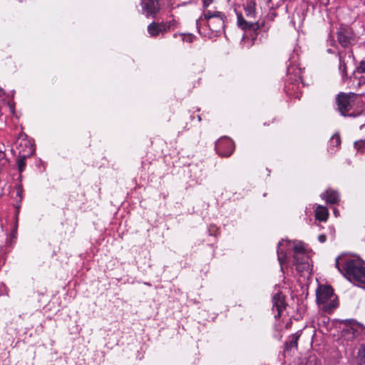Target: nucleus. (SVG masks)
Returning a JSON list of instances; mask_svg holds the SVG:
<instances>
[{"label":"nucleus","mask_w":365,"mask_h":365,"mask_svg":"<svg viewBox=\"0 0 365 365\" xmlns=\"http://www.w3.org/2000/svg\"><path fill=\"white\" fill-rule=\"evenodd\" d=\"M28 143H28V141H26V140H24V145H25V146H27V144H28Z\"/></svg>","instance_id":"nucleus-30"},{"label":"nucleus","mask_w":365,"mask_h":365,"mask_svg":"<svg viewBox=\"0 0 365 365\" xmlns=\"http://www.w3.org/2000/svg\"><path fill=\"white\" fill-rule=\"evenodd\" d=\"M277 259L284 272V265L294 267L299 273H309L312 270L310 258L302 242L282 240L277 247Z\"/></svg>","instance_id":"nucleus-1"},{"label":"nucleus","mask_w":365,"mask_h":365,"mask_svg":"<svg viewBox=\"0 0 365 365\" xmlns=\"http://www.w3.org/2000/svg\"><path fill=\"white\" fill-rule=\"evenodd\" d=\"M286 307L285 297L281 292H277L272 297V310L273 312H277L274 314L275 318L280 317Z\"/></svg>","instance_id":"nucleus-8"},{"label":"nucleus","mask_w":365,"mask_h":365,"mask_svg":"<svg viewBox=\"0 0 365 365\" xmlns=\"http://www.w3.org/2000/svg\"><path fill=\"white\" fill-rule=\"evenodd\" d=\"M357 328H358L357 324L352 323V322H349V324L346 325V329H344V331H346L348 333H351L353 337H354L355 336L357 335V333H358Z\"/></svg>","instance_id":"nucleus-18"},{"label":"nucleus","mask_w":365,"mask_h":365,"mask_svg":"<svg viewBox=\"0 0 365 365\" xmlns=\"http://www.w3.org/2000/svg\"><path fill=\"white\" fill-rule=\"evenodd\" d=\"M169 22H171V29L175 27V21L174 20L170 21Z\"/></svg>","instance_id":"nucleus-28"},{"label":"nucleus","mask_w":365,"mask_h":365,"mask_svg":"<svg viewBox=\"0 0 365 365\" xmlns=\"http://www.w3.org/2000/svg\"><path fill=\"white\" fill-rule=\"evenodd\" d=\"M299 339V336L294 334L292 335L289 340L286 342L285 345L287 348L292 349V348H296L297 346V341Z\"/></svg>","instance_id":"nucleus-19"},{"label":"nucleus","mask_w":365,"mask_h":365,"mask_svg":"<svg viewBox=\"0 0 365 365\" xmlns=\"http://www.w3.org/2000/svg\"><path fill=\"white\" fill-rule=\"evenodd\" d=\"M335 266L350 282L365 284V262L361 259L342 255L336 258Z\"/></svg>","instance_id":"nucleus-2"},{"label":"nucleus","mask_w":365,"mask_h":365,"mask_svg":"<svg viewBox=\"0 0 365 365\" xmlns=\"http://www.w3.org/2000/svg\"><path fill=\"white\" fill-rule=\"evenodd\" d=\"M359 365H365V346L361 347L358 352Z\"/></svg>","instance_id":"nucleus-22"},{"label":"nucleus","mask_w":365,"mask_h":365,"mask_svg":"<svg viewBox=\"0 0 365 365\" xmlns=\"http://www.w3.org/2000/svg\"><path fill=\"white\" fill-rule=\"evenodd\" d=\"M204 11L212 3V0H202Z\"/></svg>","instance_id":"nucleus-26"},{"label":"nucleus","mask_w":365,"mask_h":365,"mask_svg":"<svg viewBox=\"0 0 365 365\" xmlns=\"http://www.w3.org/2000/svg\"><path fill=\"white\" fill-rule=\"evenodd\" d=\"M225 15L220 11H203V15L196 21V26L200 31V26L206 23L209 29L215 33H221L225 27Z\"/></svg>","instance_id":"nucleus-3"},{"label":"nucleus","mask_w":365,"mask_h":365,"mask_svg":"<svg viewBox=\"0 0 365 365\" xmlns=\"http://www.w3.org/2000/svg\"><path fill=\"white\" fill-rule=\"evenodd\" d=\"M160 29L159 28V24L153 22L148 26V31L149 34L155 37L160 34Z\"/></svg>","instance_id":"nucleus-16"},{"label":"nucleus","mask_w":365,"mask_h":365,"mask_svg":"<svg viewBox=\"0 0 365 365\" xmlns=\"http://www.w3.org/2000/svg\"><path fill=\"white\" fill-rule=\"evenodd\" d=\"M237 25L243 30L256 31L261 28V25L258 22H248L243 18L241 14H237Z\"/></svg>","instance_id":"nucleus-11"},{"label":"nucleus","mask_w":365,"mask_h":365,"mask_svg":"<svg viewBox=\"0 0 365 365\" xmlns=\"http://www.w3.org/2000/svg\"><path fill=\"white\" fill-rule=\"evenodd\" d=\"M359 73H365V61H361L360 65L357 68Z\"/></svg>","instance_id":"nucleus-25"},{"label":"nucleus","mask_w":365,"mask_h":365,"mask_svg":"<svg viewBox=\"0 0 365 365\" xmlns=\"http://www.w3.org/2000/svg\"><path fill=\"white\" fill-rule=\"evenodd\" d=\"M4 155V153L0 152V156H3Z\"/></svg>","instance_id":"nucleus-32"},{"label":"nucleus","mask_w":365,"mask_h":365,"mask_svg":"<svg viewBox=\"0 0 365 365\" xmlns=\"http://www.w3.org/2000/svg\"><path fill=\"white\" fill-rule=\"evenodd\" d=\"M339 71L341 73L342 78L344 80V78L347 76L346 73V66L344 62V61L342 59L341 55L339 54Z\"/></svg>","instance_id":"nucleus-20"},{"label":"nucleus","mask_w":365,"mask_h":365,"mask_svg":"<svg viewBox=\"0 0 365 365\" xmlns=\"http://www.w3.org/2000/svg\"><path fill=\"white\" fill-rule=\"evenodd\" d=\"M337 40L340 45L344 48L348 47L354 41L351 29L347 26L341 25L337 32Z\"/></svg>","instance_id":"nucleus-7"},{"label":"nucleus","mask_w":365,"mask_h":365,"mask_svg":"<svg viewBox=\"0 0 365 365\" xmlns=\"http://www.w3.org/2000/svg\"><path fill=\"white\" fill-rule=\"evenodd\" d=\"M143 11L146 16H155L160 9L159 0H141Z\"/></svg>","instance_id":"nucleus-9"},{"label":"nucleus","mask_w":365,"mask_h":365,"mask_svg":"<svg viewBox=\"0 0 365 365\" xmlns=\"http://www.w3.org/2000/svg\"><path fill=\"white\" fill-rule=\"evenodd\" d=\"M356 95L354 93L348 94L341 93L338 95L336 102L341 114L344 116L350 115L347 112L350 110L354 105Z\"/></svg>","instance_id":"nucleus-5"},{"label":"nucleus","mask_w":365,"mask_h":365,"mask_svg":"<svg viewBox=\"0 0 365 365\" xmlns=\"http://www.w3.org/2000/svg\"><path fill=\"white\" fill-rule=\"evenodd\" d=\"M334 214L335 217H337L339 215V212L336 209L334 210Z\"/></svg>","instance_id":"nucleus-29"},{"label":"nucleus","mask_w":365,"mask_h":365,"mask_svg":"<svg viewBox=\"0 0 365 365\" xmlns=\"http://www.w3.org/2000/svg\"><path fill=\"white\" fill-rule=\"evenodd\" d=\"M34 153V149L31 146L29 147V150L26 153H24L21 150H19V156L17 159V165L20 173L23 172L26 167V159L29 157Z\"/></svg>","instance_id":"nucleus-13"},{"label":"nucleus","mask_w":365,"mask_h":365,"mask_svg":"<svg viewBox=\"0 0 365 365\" xmlns=\"http://www.w3.org/2000/svg\"><path fill=\"white\" fill-rule=\"evenodd\" d=\"M336 298L332 288L329 286L321 287L317 292V303L322 304V308L328 312H331L337 307Z\"/></svg>","instance_id":"nucleus-4"},{"label":"nucleus","mask_w":365,"mask_h":365,"mask_svg":"<svg viewBox=\"0 0 365 365\" xmlns=\"http://www.w3.org/2000/svg\"><path fill=\"white\" fill-rule=\"evenodd\" d=\"M160 34H164L171 29V22L159 24Z\"/></svg>","instance_id":"nucleus-23"},{"label":"nucleus","mask_w":365,"mask_h":365,"mask_svg":"<svg viewBox=\"0 0 365 365\" xmlns=\"http://www.w3.org/2000/svg\"><path fill=\"white\" fill-rule=\"evenodd\" d=\"M341 144V138H340V136L338 134H334L330 139V141H329V146L330 148H337Z\"/></svg>","instance_id":"nucleus-21"},{"label":"nucleus","mask_w":365,"mask_h":365,"mask_svg":"<svg viewBox=\"0 0 365 365\" xmlns=\"http://www.w3.org/2000/svg\"><path fill=\"white\" fill-rule=\"evenodd\" d=\"M17 194H18V195H19L20 197H21V195L20 192H19V191H18V192H17Z\"/></svg>","instance_id":"nucleus-31"},{"label":"nucleus","mask_w":365,"mask_h":365,"mask_svg":"<svg viewBox=\"0 0 365 365\" xmlns=\"http://www.w3.org/2000/svg\"><path fill=\"white\" fill-rule=\"evenodd\" d=\"M307 365H318V361L315 356H309L307 360Z\"/></svg>","instance_id":"nucleus-24"},{"label":"nucleus","mask_w":365,"mask_h":365,"mask_svg":"<svg viewBox=\"0 0 365 365\" xmlns=\"http://www.w3.org/2000/svg\"><path fill=\"white\" fill-rule=\"evenodd\" d=\"M329 216V212L326 207L319 205L315 210V217L320 221H326Z\"/></svg>","instance_id":"nucleus-14"},{"label":"nucleus","mask_w":365,"mask_h":365,"mask_svg":"<svg viewBox=\"0 0 365 365\" xmlns=\"http://www.w3.org/2000/svg\"><path fill=\"white\" fill-rule=\"evenodd\" d=\"M287 75L289 76V81H291L292 83H299L302 81L301 68H299L294 65H289L287 66Z\"/></svg>","instance_id":"nucleus-10"},{"label":"nucleus","mask_w":365,"mask_h":365,"mask_svg":"<svg viewBox=\"0 0 365 365\" xmlns=\"http://www.w3.org/2000/svg\"><path fill=\"white\" fill-rule=\"evenodd\" d=\"M318 240L321 242V243H324L326 242L327 240V236L325 235H320L319 237H318Z\"/></svg>","instance_id":"nucleus-27"},{"label":"nucleus","mask_w":365,"mask_h":365,"mask_svg":"<svg viewBox=\"0 0 365 365\" xmlns=\"http://www.w3.org/2000/svg\"><path fill=\"white\" fill-rule=\"evenodd\" d=\"M321 197L325 200L327 203L336 204L339 201V193L332 190H327L321 194Z\"/></svg>","instance_id":"nucleus-12"},{"label":"nucleus","mask_w":365,"mask_h":365,"mask_svg":"<svg viewBox=\"0 0 365 365\" xmlns=\"http://www.w3.org/2000/svg\"><path fill=\"white\" fill-rule=\"evenodd\" d=\"M354 147L357 152L365 153V138L354 142Z\"/></svg>","instance_id":"nucleus-17"},{"label":"nucleus","mask_w":365,"mask_h":365,"mask_svg":"<svg viewBox=\"0 0 365 365\" xmlns=\"http://www.w3.org/2000/svg\"><path fill=\"white\" fill-rule=\"evenodd\" d=\"M217 153L222 157L230 156L235 150L233 141L227 137L219 139L215 143Z\"/></svg>","instance_id":"nucleus-6"},{"label":"nucleus","mask_w":365,"mask_h":365,"mask_svg":"<svg viewBox=\"0 0 365 365\" xmlns=\"http://www.w3.org/2000/svg\"><path fill=\"white\" fill-rule=\"evenodd\" d=\"M255 3L252 0H248L244 6L245 14L248 18L255 17Z\"/></svg>","instance_id":"nucleus-15"}]
</instances>
